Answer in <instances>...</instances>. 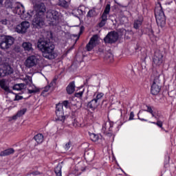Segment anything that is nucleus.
<instances>
[{
  "label": "nucleus",
  "instance_id": "b1692460",
  "mask_svg": "<svg viewBox=\"0 0 176 176\" xmlns=\"http://www.w3.org/2000/svg\"><path fill=\"white\" fill-rule=\"evenodd\" d=\"M34 140H35L37 144H42L43 142V135L38 133L34 137Z\"/></svg>",
  "mask_w": 176,
  "mask_h": 176
},
{
  "label": "nucleus",
  "instance_id": "2f4dec72",
  "mask_svg": "<svg viewBox=\"0 0 176 176\" xmlns=\"http://www.w3.org/2000/svg\"><path fill=\"white\" fill-rule=\"evenodd\" d=\"M142 115L144 116V118H145V116H146V113H144L142 111H139V113H138V119H139V120H141L142 122H148V120L142 118Z\"/></svg>",
  "mask_w": 176,
  "mask_h": 176
},
{
  "label": "nucleus",
  "instance_id": "393cba45",
  "mask_svg": "<svg viewBox=\"0 0 176 176\" xmlns=\"http://www.w3.org/2000/svg\"><path fill=\"white\" fill-rule=\"evenodd\" d=\"M101 21L98 24L99 28H102L105 24H107V21H108V18H107L104 15L101 16Z\"/></svg>",
  "mask_w": 176,
  "mask_h": 176
},
{
  "label": "nucleus",
  "instance_id": "ea45409f",
  "mask_svg": "<svg viewBox=\"0 0 176 176\" xmlns=\"http://www.w3.org/2000/svg\"><path fill=\"white\" fill-rule=\"evenodd\" d=\"M14 90H18V91H20V90H22L19 84H16L14 86Z\"/></svg>",
  "mask_w": 176,
  "mask_h": 176
},
{
  "label": "nucleus",
  "instance_id": "37998d69",
  "mask_svg": "<svg viewBox=\"0 0 176 176\" xmlns=\"http://www.w3.org/2000/svg\"><path fill=\"white\" fill-rule=\"evenodd\" d=\"M1 23L3 25H6V24H8L9 23V21H8V19H3L1 21Z\"/></svg>",
  "mask_w": 176,
  "mask_h": 176
},
{
  "label": "nucleus",
  "instance_id": "a18cd8bd",
  "mask_svg": "<svg viewBox=\"0 0 176 176\" xmlns=\"http://www.w3.org/2000/svg\"><path fill=\"white\" fill-rule=\"evenodd\" d=\"M146 111V112H148L149 113H152V112H153L152 107H151L149 106H147V109Z\"/></svg>",
  "mask_w": 176,
  "mask_h": 176
},
{
  "label": "nucleus",
  "instance_id": "4c0bfd02",
  "mask_svg": "<svg viewBox=\"0 0 176 176\" xmlns=\"http://www.w3.org/2000/svg\"><path fill=\"white\" fill-rule=\"evenodd\" d=\"M20 100H23V96L16 95L14 99V101H20Z\"/></svg>",
  "mask_w": 176,
  "mask_h": 176
},
{
  "label": "nucleus",
  "instance_id": "09e8293b",
  "mask_svg": "<svg viewBox=\"0 0 176 176\" xmlns=\"http://www.w3.org/2000/svg\"><path fill=\"white\" fill-rule=\"evenodd\" d=\"M77 12H78V13H79L80 14H83V11L82 10H80V9H77Z\"/></svg>",
  "mask_w": 176,
  "mask_h": 176
},
{
  "label": "nucleus",
  "instance_id": "ddd939ff",
  "mask_svg": "<svg viewBox=\"0 0 176 176\" xmlns=\"http://www.w3.org/2000/svg\"><path fill=\"white\" fill-rule=\"evenodd\" d=\"M30 28V22L23 21L21 24L16 25L15 28L16 32L18 34H25L27 32V30Z\"/></svg>",
  "mask_w": 176,
  "mask_h": 176
},
{
  "label": "nucleus",
  "instance_id": "c9c22d12",
  "mask_svg": "<svg viewBox=\"0 0 176 176\" xmlns=\"http://www.w3.org/2000/svg\"><path fill=\"white\" fill-rule=\"evenodd\" d=\"M83 93H85V89H83L82 91H80L79 92H76L75 94V97H77L78 98H80L82 97Z\"/></svg>",
  "mask_w": 176,
  "mask_h": 176
},
{
  "label": "nucleus",
  "instance_id": "1a4fd4ad",
  "mask_svg": "<svg viewBox=\"0 0 176 176\" xmlns=\"http://www.w3.org/2000/svg\"><path fill=\"white\" fill-rule=\"evenodd\" d=\"M63 108V107L62 103H58L56 106V115L57 117L56 120H59L60 122H62V123H63L64 120H65V116H64Z\"/></svg>",
  "mask_w": 176,
  "mask_h": 176
},
{
  "label": "nucleus",
  "instance_id": "4d7b16f0",
  "mask_svg": "<svg viewBox=\"0 0 176 176\" xmlns=\"http://www.w3.org/2000/svg\"><path fill=\"white\" fill-rule=\"evenodd\" d=\"M2 12V10L0 11V13Z\"/></svg>",
  "mask_w": 176,
  "mask_h": 176
},
{
  "label": "nucleus",
  "instance_id": "5701e85b",
  "mask_svg": "<svg viewBox=\"0 0 176 176\" xmlns=\"http://www.w3.org/2000/svg\"><path fill=\"white\" fill-rule=\"evenodd\" d=\"M104 97V93L102 92H96L94 95V100L100 104V101H101V98Z\"/></svg>",
  "mask_w": 176,
  "mask_h": 176
},
{
  "label": "nucleus",
  "instance_id": "2eb2a0df",
  "mask_svg": "<svg viewBox=\"0 0 176 176\" xmlns=\"http://www.w3.org/2000/svg\"><path fill=\"white\" fill-rule=\"evenodd\" d=\"M13 13L16 14H24V12H25V9L24 6L21 4L16 3L14 5V8L13 9Z\"/></svg>",
  "mask_w": 176,
  "mask_h": 176
},
{
  "label": "nucleus",
  "instance_id": "6e6d98bb",
  "mask_svg": "<svg viewBox=\"0 0 176 176\" xmlns=\"http://www.w3.org/2000/svg\"><path fill=\"white\" fill-rule=\"evenodd\" d=\"M76 36V41H78V39H79V36Z\"/></svg>",
  "mask_w": 176,
  "mask_h": 176
},
{
  "label": "nucleus",
  "instance_id": "c85d7f7f",
  "mask_svg": "<svg viewBox=\"0 0 176 176\" xmlns=\"http://www.w3.org/2000/svg\"><path fill=\"white\" fill-rule=\"evenodd\" d=\"M109 12H111V4H107L102 16H104L105 17L108 18Z\"/></svg>",
  "mask_w": 176,
  "mask_h": 176
},
{
  "label": "nucleus",
  "instance_id": "a19ab883",
  "mask_svg": "<svg viewBox=\"0 0 176 176\" xmlns=\"http://www.w3.org/2000/svg\"><path fill=\"white\" fill-rule=\"evenodd\" d=\"M50 90V85L46 86L43 90V93H47Z\"/></svg>",
  "mask_w": 176,
  "mask_h": 176
},
{
  "label": "nucleus",
  "instance_id": "473e14b6",
  "mask_svg": "<svg viewBox=\"0 0 176 176\" xmlns=\"http://www.w3.org/2000/svg\"><path fill=\"white\" fill-rule=\"evenodd\" d=\"M157 126L160 127L163 131H166V129L163 127V122L160 121V118H157Z\"/></svg>",
  "mask_w": 176,
  "mask_h": 176
},
{
  "label": "nucleus",
  "instance_id": "dca6fc26",
  "mask_svg": "<svg viewBox=\"0 0 176 176\" xmlns=\"http://www.w3.org/2000/svg\"><path fill=\"white\" fill-rule=\"evenodd\" d=\"M0 87L7 93H10V89L8 84V80L5 78L0 80Z\"/></svg>",
  "mask_w": 176,
  "mask_h": 176
},
{
  "label": "nucleus",
  "instance_id": "f03ea898",
  "mask_svg": "<svg viewBox=\"0 0 176 176\" xmlns=\"http://www.w3.org/2000/svg\"><path fill=\"white\" fill-rule=\"evenodd\" d=\"M63 15L61 12L56 10H50L47 12V19L49 21L50 25H56L61 20Z\"/></svg>",
  "mask_w": 176,
  "mask_h": 176
},
{
  "label": "nucleus",
  "instance_id": "58836bf2",
  "mask_svg": "<svg viewBox=\"0 0 176 176\" xmlns=\"http://www.w3.org/2000/svg\"><path fill=\"white\" fill-rule=\"evenodd\" d=\"M61 104H63V107H65V108H68V104H69V102H68V100H64Z\"/></svg>",
  "mask_w": 176,
  "mask_h": 176
},
{
  "label": "nucleus",
  "instance_id": "7c9ffc66",
  "mask_svg": "<svg viewBox=\"0 0 176 176\" xmlns=\"http://www.w3.org/2000/svg\"><path fill=\"white\" fill-rule=\"evenodd\" d=\"M90 140H91L94 142H97L98 140H100V137H98V135H96L95 133H91L89 134Z\"/></svg>",
  "mask_w": 176,
  "mask_h": 176
},
{
  "label": "nucleus",
  "instance_id": "423d86ee",
  "mask_svg": "<svg viewBox=\"0 0 176 176\" xmlns=\"http://www.w3.org/2000/svg\"><path fill=\"white\" fill-rule=\"evenodd\" d=\"M162 80L160 79V73L156 72V74L154 77L153 82L151 86V91L153 96H157L160 93V83Z\"/></svg>",
  "mask_w": 176,
  "mask_h": 176
},
{
  "label": "nucleus",
  "instance_id": "412c9836",
  "mask_svg": "<svg viewBox=\"0 0 176 176\" xmlns=\"http://www.w3.org/2000/svg\"><path fill=\"white\" fill-rule=\"evenodd\" d=\"M14 153V149L12 148L6 149L0 153V156H9V155H13Z\"/></svg>",
  "mask_w": 176,
  "mask_h": 176
},
{
  "label": "nucleus",
  "instance_id": "0eeeda50",
  "mask_svg": "<svg viewBox=\"0 0 176 176\" xmlns=\"http://www.w3.org/2000/svg\"><path fill=\"white\" fill-rule=\"evenodd\" d=\"M13 74V68L8 63H0V76H8Z\"/></svg>",
  "mask_w": 176,
  "mask_h": 176
},
{
  "label": "nucleus",
  "instance_id": "3c124183",
  "mask_svg": "<svg viewBox=\"0 0 176 176\" xmlns=\"http://www.w3.org/2000/svg\"><path fill=\"white\" fill-rule=\"evenodd\" d=\"M32 175H38L39 173L38 172H32Z\"/></svg>",
  "mask_w": 176,
  "mask_h": 176
},
{
  "label": "nucleus",
  "instance_id": "9d476101",
  "mask_svg": "<svg viewBox=\"0 0 176 176\" xmlns=\"http://www.w3.org/2000/svg\"><path fill=\"white\" fill-rule=\"evenodd\" d=\"M119 39V34L116 32H110L104 38L105 43H115Z\"/></svg>",
  "mask_w": 176,
  "mask_h": 176
},
{
  "label": "nucleus",
  "instance_id": "a211bd4d",
  "mask_svg": "<svg viewBox=\"0 0 176 176\" xmlns=\"http://www.w3.org/2000/svg\"><path fill=\"white\" fill-rule=\"evenodd\" d=\"M67 94H72L75 91V81H72L66 87Z\"/></svg>",
  "mask_w": 176,
  "mask_h": 176
},
{
  "label": "nucleus",
  "instance_id": "c756f323",
  "mask_svg": "<svg viewBox=\"0 0 176 176\" xmlns=\"http://www.w3.org/2000/svg\"><path fill=\"white\" fill-rule=\"evenodd\" d=\"M61 168H63V166L61 164H58V166L55 168V173L56 176H63L61 173Z\"/></svg>",
  "mask_w": 176,
  "mask_h": 176
},
{
  "label": "nucleus",
  "instance_id": "f8f14e48",
  "mask_svg": "<svg viewBox=\"0 0 176 176\" xmlns=\"http://www.w3.org/2000/svg\"><path fill=\"white\" fill-rule=\"evenodd\" d=\"M162 64H163V54L157 51L153 58V65H155V67H160Z\"/></svg>",
  "mask_w": 176,
  "mask_h": 176
},
{
  "label": "nucleus",
  "instance_id": "49530a36",
  "mask_svg": "<svg viewBox=\"0 0 176 176\" xmlns=\"http://www.w3.org/2000/svg\"><path fill=\"white\" fill-rule=\"evenodd\" d=\"M73 126L74 127H78V126H79V122H78L76 120H74L73 122Z\"/></svg>",
  "mask_w": 176,
  "mask_h": 176
},
{
  "label": "nucleus",
  "instance_id": "e433bc0d",
  "mask_svg": "<svg viewBox=\"0 0 176 176\" xmlns=\"http://www.w3.org/2000/svg\"><path fill=\"white\" fill-rule=\"evenodd\" d=\"M71 142H68L67 143L65 144V145L64 146V149H65L66 151H69V148H71Z\"/></svg>",
  "mask_w": 176,
  "mask_h": 176
},
{
  "label": "nucleus",
  "instance_id": "f257e3e1",
  "mask_svg": "<svg viewBox=\"0 0 176 176\" xmlns=\"http://www.w3.org/2000/svg\"><path fill=\"white\" fill-rule=\"evenodd\" d=\"M37 47L41 50L43 57L47 60H54L56 54L54 53V45L45 38H40L37 42Z\"/></svg>",
  "mask_w": 176,
  "mask_h": 176
},
{
  "label": "nucleus",
  "instance_id": "c03bdc74",
  "mask_svg": "<svg viewBox=\"0 0 176 176\" xmlns=\"http://www.w3.org/2000/svg\"><path fill=\"white\" fill-rule=\"evenodd\" d=\"M134 119V112L131 111L130 113V116H129V120H133Z\"/></svg>",
  "mask_w": 176,
  "mask_h": 176
},
{
  "label": "nucleus",
  "instance_id": "9b49d317",
  "mask_svg": "<svg viewBox=\"0 0 176 176\" xmlns=\"http://www.w3.org/2000/svg\"><path fill=\"white\" fill-rule=\"evenodd\" d=\"M38 64V57L35 55L29 56L25 61V65L27 68H32V67H36Z\"/></svg>",
  "mask_w": 176,
  "mask_h": 176
},
{
  "label": "nucleus",
  "instance_id": "72a5a7b5",
  "mask_svg": "<svg viewBox=\"0 0 176 176\" xmlns=\"http://www.w3.org/2000/svg\"><path fill=\"white\" fill-rule=\"evenodd\" d=\"M28 94H34L35 93L39 92V89L36 88V87H34L32 89H28Z\"/></svg>",
  "mask_w": 176,
  "mask_h": 176
},
{
  "label": "nucleus",
  "instance_id": "f3484780",
  "mask_svg": "<svg viewBox=\"0 0 176 176\" xmlns=\"http://www.w3.org/2000/svg\"><path fill=\"white\" fill-rule=\"evenodd\" d=\"M100 105V103L97 102V100H95V99H92L90 102L87 104V108H89V109H91L92 111H94L97 107Z\"/></svg>",
  "mask_w": 176,
  "mask_h": 176
},
{
  "label": "nucleus",
  "instance_id": "864d4df0",
  "mask_svg": "<svg viewBox=\"0 0 176 176\" xmlns=\"http://www.w3.org/2000/svg\"><path fill=\"white\" fill-rule=\"evenodd\" d=\"M149 123H151L152 124H156L157 125V122H149Z\"/></svg>",
  "mask_w": 176,
  "mask_h": 176
},
{
  "label": "nucleus",
  "instance_id": "5fc2aeb1",
  "mask_svg": "<svg viewBox=\"0 0 176 176\" xmlns=\"http://www.w3.org/2000/svg\"><path fill=\"white\" fill-rule=\"evenodd\" d=\"M3 3V0H0V6H2Z\"/></svg>",
  "mask_w": 176,
  "mask_h": 176
},
{
  "label": "nucleus",
  "instance_id": "20e7f679",
  "mask_svg": "<svg viewBox=\"0 0 176 176\" xmlns=\"http://www.w3.org/2000/svg\"><path fill=\"white\" fill-rule=\"evenodd\" d=\"M37 8H38V13H41L42 14H36L33 20V24L36 28H41L45 24V21H43V13L46 12V8H45L44 4H38Z\"/></svg>",
  "mask_w": 176,
  "mask_h": 176
},
{
  "label": "nucleus",
  "instance_id": "39448f33",
  "mask_svg": "<svg viewBox=\"0 0 176 176\" xmlns=\"http://www.w3.org/2000/svg\"><path fill=\"white\" fill-rule=\"evenodd\" d=\"M14 43V38L10 36H1L0 37V47L2 50H8Z\"/></svg>",
  "mask_w": 176,
  "mask_h": 176
},
{
  "label": "nucleus",
  "instance_id": "cd10ccee",
  "mask_svg": "<svg viewBox=\"0 0 176 176\" xmlns=\"http://www.w3.org/2000/svg\"><path fill=\"white\" fill-rule=\"evenodd\" d=\"M144 20L142 19V18H140V19L135 20L133 24V28L135 30H138V28H140V25H142V21Z\"/></svg>",
  "mask_w": 176,
  "mask_h": 176
},
{
  "label": "nucleus",
  "instance_id": "6e6552de",
  "mask_svg": "<svg viewBox=\"0 0 176 176\" xmlns=\"http://www.w3.org/2000/svg\"><path fill=\"white\" fill-rule=\"evenodd\" d=\"M113 127V122L111 121H107L102 124V132L108 135V137H111L113 134L112 131V128Z\"/></svg>",
  "mask_w": 176,
  "mask_h": 176
},
{
  "label": "nucleus",
  "instance_id": "7ed1b4c3",
  "mask_svg": "<svg viewBox=\"0 0 176 176\" xmlns=\"http://www.w3.org/2000/svg\"><path fill=\"white\" fill-rule=\"evenodd\" d=\"M155 16L157 24L160 27H164L166 25V15H164V12L160 3H158L155 8Z\"/></svg>",
  "mask_w": 176,
  "mask_h": 176
},
{
  "label": "nucleus",
  "instance_id": "f704fd0d",
  "mask_svg": "<svg viewBox=\"0 0 176 176\" xmlns=\"http://www.w3.org/2000/svg\"><path fill=\"white\" fill-rule=\"evenodd\" d=\"M25 112H27V109H22L21 110L17 112L16 116H18V118H20L23 116V115H24Z\"/></svg>",
  "mask_w": 176,
  "mask_h": 176
},
{
  "label": "nucleus",
  "instance_id": "bb28decb",
  "mask_svg": "<svg viewBox=\"0 0 176 176\" xmlns=\"http://www.w3.org/2000/svg\"><path fill=\"white\" fill-rule=\"evenodd\" d=\"M98 13L96 11V8H93L91 10H89L87 12V17H96V16H98Z\"/></svg>",
  "mask_w": 176,
  "mask_h": 176
},
{
  "label": "nucleus",
  "instance_id": "4be33fe9",
  "mask_svg": "<svg viewBox=\"0 0 176 176\" xmlns=\"http://www.w3.org/2000/svg\"><path fill=\"white\" fill-rule=\"evenodd\" d=\"M14 5H16V3L12 2V0H6L5 1V8L6 9H10L12 12H13V9H14Z\"/></svg>",
  "mask_w": 176,
  "mask_h": 176
},
{
  "label": "nucleus",
  "instance_id": "8fccbe9b",
  "mask_svg": "<svg viewBox=\"0 0 176 176\" xmlns=\"http://www.w3.org/2000/svg\"><path fill=\"white\" fill-rule=\"evenodd\" d=\"M19 87H21V89L23 90V89H24V84L21 83V84H19Z\"/></svg>",
  "mask_w": 176,
  "mask_h": 176
},
{
  "label": "nucleus",
  "instance_id": "aec40b11",
  "mask_svg": "<svg viewBox=\"0 0 176 176\" xmlns=\"http://www.w3.org/2000/svg\"><path fill=\"white\" fill-rule=\"evenodd\" d=\"M25 52H34V48H32V44L30 42H25L22 44Z\"/></svg>",
  "mask_w": 176,
  "mask_h": 176
},
{
  "label": "nucleus",
  "instance_id": "6ab92c4d",
  "mask_svg": "<svg viewBox=\"0 0 176 176\" xmlns=\"http://www.w3.org/2000/svg\"><path fill=\"white\" fill-rule=\"evenodd\" d=\"M120 32H121L122 35H124L125 39H130V36L133 35V31L126 30V29H120Z\"/></svg>",
  "mask_w": 176,
  "mask_h": 176
},
{
  "label": "nucleus",
  "instance_id": "a878e982",
  "mask_svg": "<svg viewBox=\"0 0 176 176\" xmlns=\"http://www.w3.org/2000/svg\"><path fill=\"white\" fill-rule=\"evenodd\" d=\"M57 5L60 8H64V9H67L69 6L68 2L65 0H59Z\"/></svg>",
  "mask_w": 176,
  "mask_h": 176
},
{
  "label": "nucleus",
  "instance_id": "603ef678",
  "mask_svg": "<svg viewBox=\"0 0 176 176\" xmlns=\"http://www.w3.org/2000/svg\"><path fill=\"white\" fill-rule=\"evenodd\" d=\"M17 118H19V116H18L17 114H16V116H14L12 117V119H13V120H16V119H17Z\"/></svg>",
  "mask_w": 176,
  "mask_h": 176
},
{
  "label": "nucleus",
  "instance_id": "de8ad7c7",
  "mask_svg": "<svg viewBox=\"0 0 176 176\" xmlns=\"http://www.w3.org/2000/svg\"><path fill=\"white\" fill-rule=\"evenodd\" d=\"M151 114L152 115L153 118H155V119H156V120L157 119H159V118L157 117V116H156V114H155V113H153V111L152 113H151Z\"/></svg>",
  "mask_w": 176,
  "mask_h": 176
},
{
  "label": "nucleus",
  "instance_id": "79ce46f5",
  "mask_svg": "<svg viewBox=\"0 0 176 176\" xmlns=\"http://www.w3.org/2000/svg\"><path fill=\"white\" fill-rule=\"evenodd\" d=\"M25 80H28L30 83H32V78L30 76H26L25 78Z\"/></svg>",
  "mask_w": 176,
  "mask_h": 176
},
{
  "label": "nucleus",
  "instance_id": "4468645a",
  "mask_svg": "<svg viewBox=\"0 0 176 176\" xmlns=\"http://www.w3.org/2000/svg\"><path fill=\"white\" fill-rule=\"evenodd\" d=\"M98 42V36L94 35L91 38L89 43H87L86 45L87 52H91V50H93V49H94V47H96Z\"/></svg>",
  "mask_w": 176,
  "mask_h": 176
}]
</instances>
